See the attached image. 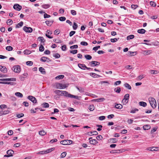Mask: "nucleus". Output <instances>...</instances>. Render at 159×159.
Listing matches in <instances>:
<instances>
[{"label": "nucleus", "instance_id": "nucleus-9", "mask_svg": "<svg viewBox=\"0 0 159 159\" xmlns=\"http://www.w3.org/2000/svg\"><path fill=\"white\" fill-rule=\"evenodd\" d=\"M89 64L91 66L93 67L99 65L100 64V62L96 61H93L90 62Z\"/></svg>", "mask_w": 159, "mask_h": 159}, {"label": "nucleus", "instance_id": "nucleus-26", "mask_svg": "<svg viewBox=\"0 0 159 159\" xmlns=\"http://www.w3.org/2000/svg\"><path fill=\"white\" fill-rule=\"evenodd\" d=\"M145 32L146 30L143 29L139 30L137 31L138 33L141 34H144L145 33Z\"/></svg>", "mask_w": 159, "mask_h": 159}, {"label": "nucleus", "instance_id": "nucleus-15", "mask_svg": "<svg viewBox=\"0 0 159 159\" xmlns=\"http://www.w3.org/2000/svg\"><path fill=\"white\" fill-rule=\"evenodd\" d=\"M129 98V94H126L124 97V98L123 99L122 101L123 102L124 100L127 101V103L128 102Z\"/></svg>", "mask_w": 159, "mask_h": 159}, {"label": "nucleus", "instance_id": "nucleus-40", "mask_svg": "<svg viewBox=\"0 0 159 159\" xmlns=\"http://www.w3.org/2000/svg\"><path fill=\"white\" fill-rule=\"evenodd\" d=\"M24 54H27V55L29 54H30V53H31V51H30L26 49V50H25L24 51Z\"/></svg>", "mask_w": 159, "mask_h": 159}, {"label": "nucleus", "instance_id": "nucleus-42", "mask_svg": "<svg viewBox=\"0 0 159 159\" xmlns=\"http://www.w3.org/2000/svg\"><path fill=\"white\" fill-rule=\"evenodd\" d=\"M6 49L8 51H11L13 50V48L11 46H8L6 47Z\"/></svg>", "mask_w": 159, "mask_h": 159}, {"label": "nucleus", "instance_id": "nucleus-7", "mask_svg": "<svg viewBox=\"0 0 159 159\" xmlns=\"http://www.w3.org/2000/svg\"><path fill=\"white\" fill-rule=\"evenodd\" d=\"M16 78H10L0 79V81H16Z\"/></svg>", "mask_w": 159, "mask_h": 159}, {"label": "nucleus", "instance_id": "nucleus-18", "mask_svg": "<svg viewBox=\"0 0 159 159\" xmlns=\"http://www.w3.org/2000/svg\"><path fill=\"white\" fill-rule=\"evenodd\" d=\"M14 152L12 150H9L7 152V154L10 156V157L12 156V154H13Z\"/></svg>", "mask_w": 159, "mask_h": 159}, {"label": "nucleus", "instance_id": "nucleus-12", "mask_svg": "<svg viewBox=\"0 0 159 159\" xmlns=\"http://www.w3.org/2000/svg\"><path fill=\"white\" fill-rule=\"evenodd\" d=\"M0 70L2 72L6 73L7 72V70L6 68L2 66H0Z\"/></svg>", "mask_w": 159, "mask_h": 159}, {"label": "nucleus", "instance_id": "nucleus-5", "mask_svg": "<svg viewBox=\"0 0 159 159\" xmlns=\"http://www.w3.org/2000/svg\"><path fill=\"white\" fill-rule=\"evenodd\" d=\"M27 98L34 103H36L37 102V100L36 98L32 96H29L27 97Z\"/></svg>", "mask_w": 159, "mask_h": 159}, {"label": "nucleus", "instance_id": "nucleus-17", "mask_svg": "<svg viewBox=\"0 0 159 159\" xmlns=\"http://www.w3.org/2000/svg\"><path fill=\"white\" fill-rule=\"evenodd\" d=\"M136 54V52H130L129 51L127 53V55L129 56H134Z\"/></svg>", "mask_w": 159, "mask_h": 159}, {"label": "nucleus", "instance_id": "nucleus-20", "mask_svg": "<svg viewBox=\"0 0 159 159\" xmlns=\"http://www.w3.org/2000/svg\"><path fill=\"white\" fill-rule=\"evenodd\" d=\"M89 142L90 144L93 145L96 144L98 143V142L95 139L90 140Z\"/></svg>", "mask_w": 159, "mask_h": 159}, {"label": "nucleus", "instance_id": "nucleus-1", "mask_svg": "<svg viewBox=\"0 0 159 159\" xmlns=\"http://www.w3.org/2000/svg\"><path fill=\"white\" fill-rule=\"evenodd\" d=\"M151 106L153 108H155L157 106V104L155 99L152 97H150L148 98Z\"/></svg>", "mask_w": 159, "mask_h": 159}, {"label": "nucleus", "instance_id": "nucleus-22", "mask_svg": "<svg viewBox=\"0 0 159 159\" xmlns=\"http://www.w3.org/2000/svg\"><path fill=\"white\" fill-rule=\"evenodd\" d=\"M115 92L117 93H120L121 91V88L120 87L115 88L114 90Z\"/></svg>", "mask_w": 159, "mask_h": 159}, {"label": "nucleus", "instance_id": "nucleus-13", "mask_svg": "<svg viewBox=\"0 0 159 159\" xmlns=\"http://www.w3.org/2000/svg\"><path fill=\"white\" fill-rule=\"evenodd\" d=\"M52 34V31H51L49 30H47V34H46V36L49 39H52L53 37L50 36Z\"/></svg>", "mask_w": 159, "mask_h": 159}, {"label": "nucleus", "instance_id": "nucleus-6", "mask_svg": "<svg viewBox=\"0 0 159 159\" xmlns=\"http://www.w3.org/2000/svg\"><path fill=\"white\" fill-rule=\"evenodd\" d=\"M23 30L26 32L30 33L33 31L32 29L30 27H28L26 26H24L23 28Z\"/></svg>", "mask_w": 159, "mask_h": 159}, {"label": "nucleus", "instance_id": "nucleus-52", "mask_svg": "<svg viewBox=\"0 0 159 159\" xmlns=\"http://www.w3.org/2000/svg\"><path fill=\"white\" fill-rule=\"evenodd\" d=\"M7 107V106L4 104H2L0 105V111H1L2 109L4 108Z\"/></svg>", "mask_w": 159, "mask_h": 159}, {"label": "nucleus", "instance_id": "nucleus-31", "mask_svg": "<svg viewBox=\"0 0 159 159\" xmlns=\"http://www.w3.org/2000/svg\"><path fill=\"white\" fill-rule=\"evenodd\" d=\"M39 134L41 136H44L46 134V133L44 131V130H43L39 131Z\"/></svg>", "mask_w": 159, "mask_h": 159}, {"label": "nucleus", "instance_id": "nucleus-29", "mask_svg": "<svg viewBox=\"0 0 159 159\" xmlns=\"http://www.w3.org/2000/svg\"><path fill=\"white\" fill-rule=\"evenodd\" d=\"M151 126L149 125H145L143 126V128L144 130H148L150 129Z\"/></svg>", "mask_w": 159, "mask_h": 159}, {"label": "nucleus", "instance_id": "nucleus-24", "mask_svg": "<svg viewBox=\"0 0 159 159\" xmlns=\"http://www.w3.org/2000/svg\"><path fill=\"white\" fill-rule=\"evenodd\" d=\"M151 149H150V151H157L158 150V148L157 147H151Z\"/></svg>", "mask_w": 159, "mask_h": 159}, {"label": "nucleus", "instance_id": "nucleus-10", "mask_svg": "<svg viewBox=\"0 0 159 159\" xmlns=\"http://www.w3.org/2000/svg\"><path fill=\"white\" fill-rule=\"evenodd\" d=\"M13 8L17 11H19L21 9L22 7L18 4H16L14 5Z\"/></svg>", "mask_w": 159, "mask_h": 159}, {"label": "nucleus", "instance_id": "nucleus-25", "mask_svg": "<svg viewBox=\"0 0 159 159\" xmlns=\"http://www.w3.org/2000/svg\"><path fill=\"white\" fill-rule=\"evenodd\" d=\"M115 107L116 108L120 109L122 108L123 106L120 104H116L115 105Z\"/></svg>", "mask_w": 159, "mask_h": 159}, {"label": "nucleus", "instance_id": "nucleus-2", "mask_svg": "<svg viewBox=\"0 0 159 159\" xmlns=\"http://www.w3.org/2000/svg\"><path fill=\"white\" fill-rule=\"evenodd\" d=\"M68 84H64L58 83H56L55 86L57 89H63L66 88L68 86Z\"/></svg>", "mask_w": 159, "mask_h": 159}, {"label": "nucleus", "instance_id": "nucleus-59", "mask_svg": "<svg viewBox=\"0 0 159 159\" xmlns=\"http://www.w3.org/2000/svg\"><path fill=\"white\" fill-rule=\"evenodd\" d=\"M45 151H46L45 150H43V151H41L40 152H38L37 153L38 154H46V153L45 152H46Z\"/></svg>", "mask_w": 159, "mask_h": 159}, {"label": "nucleus", "instance_id": "nucleus-4", "mask_svg": "<svg viewBox=\"0 0 159 159\" xmlns=\"http://www.w3.org/2000/svg\"><path fill=\"white\" fill-rule=\"evenodd\" d=\"M73 141L71 140H62L61 141L60 143L61 144L64 145H69L71 144L72 143Z\"/></svg>", "mask_w": 159, "mask_h": 159}, {"label": "nucleus", "instance_id": "nucleus-63", "mask_svg": "<svg viewBox=\"0 0 159 159\" xmlns=\"http://www.w3.org/2000/svg\"><path fill=\"white\" fill-rule=\"evenodd\" d=\"M66 45H64L61 46V49L63 51H65L66 50Z\"/></svg>", "mask_w": 159, "mask_h": 159}, {"label": "nucleus", "instance_id": "nucleus-51", "mask_svg": "<svg viewBox=\"0 0 159 159\" xmlns=\"http://www.w3.org/2000/svg\"><path fill=\"white\" fill-rule=\"evenodd\" d=\"M24 116V114L23 113H20L18 114H17L16 116L18 118H20L23 117Z\"/></svg>", "mask_w": 159, "mask_h": 159}, {"label": "nucleus", "instance_id": "nucleus-35", "mask_svg": "<svg viewBox=\"0 0 159 159\" xmlns=\"http://www.w3.org/2000/svg\"><path fill=\"white\" fill-rule=\"evenodd\" d=\"M42 105L44 108H48L49 107V105L48 103L44 102L42 104Z\"/></svg>", "mask_w": 159, "mask_h": 159}, {"label": "nucleus", "instance_id": "nucleus-32", "mask_svg": "<svg viewBox=\"0 0 159 159\" xmlns=\"http://www.w3.org/2000/svg\"><path fill=\"white\" fill-rule=\"evenodd\" d=\"M105 100V99L104 98H99L95 100L98 102H102Z\"/></svg>", "mask_w": 159, "mask_h": 159}, {"label": "nucleus", "instance_id": "nucleus-57", "mask_svg": "<svg viewBox=\"0 0 159 159\" xmlns=\"http://www.w3.org/2000/svg\"><path fill=\"white\" fill-rule=\"evenodd\" d=\"M66 152H64L62 153L61 155V158L64 157L66 155Z\"/></svg>", "mask_w": 159, "mask_h": 159}, {"label": "nucleus", "instance_id": "nucleus-47", "mask_svg": "<svg viewBox=\"0 0 159 159\" xmlns=\"http://www.w3.org/2000/svg\"><path fill=\"white\" fill-rule=\"evenodd\" d=\"M16 83L15 82H6V84H10L11 85H16Z\"/></svg>", "mask_w": 159, "mask_h": 159}, {"label": "nucleus", "instance_id": "nucleus-44", "mask_svg": "<svg viewBox=\"0 0 159 159\" xmlns=\"http://www.w3.org/2000/svg\"><path fill=\"white\" fill-rule=\"evenodd\" d=\"M53 56L56 58H58L60 57V55L59 54L57 53L53 54Z\"/></svg>", "mask_w": 159, "mask_h": 159}, {"label": "nucleus", "instance_id": "nucleus-48", "mask_svg": "<svg viewBox=\"0 0 159 159\" xmlns=\"http://www.w3.org/2000/svg\"><path fill=\"white\" fill-rule=\"evenodd\" d=\"M53 41L55 42L56 43H61V40L59 39H55L53 40Z\"/></svg>", "mask_w": 159, "mask_h": 159}, {"label": "nucleus", "instance_id": "nucleus-28", "mask_svg": "<svg viewBox=\"0 0 159 159\" xmlns=\"http://www.w3.org/2000/svg\"><path fill=\"white\" fill-rule=\"evenodd\" d=\"M124 86L126 88L129 89H131V86L129 85V84L127 83H126L124 84Z\"/></svg>", "mask_w": 159, "mask_h": 159}, {"label": "nucleus", "instance_id": "nucleus-61", "mask_svg": "<svg viewBox=\"0 0 159 159\" xmlns=\"http://www.w3.org/2000/svg\"><path fill=\"white\" fill-rule=\"evenodd\" d=\"M144 77L143 76V75H140L139 76L137 77V79L139 80H141L142 79H143Z\"/></svg>", "mask_w": 159, "mask_h": 159}, {"label": "nucleus", "instance_id": "nucleus-50", "mask_svg": "<svg viewBox=\"0 0 159 159\" xmlns=\"http://www.w3.org/2000/svg\"><path fill=\"white\" fill-rule=\"evenodd\" d=\"M44 47L42 45H41L39 48V51L40 52H43L44 51Z\"/></svg>", "mask_w": 159, "mask_h": 159}, {"label": "nucleus", "instance_id": "nucleus-37", "mask_svg": "<svg viewBox=\"0 0 159 159\" xmlns=\"http://www.w3.org/2000/svg\"><path fill=\"white\" fill-rule=\"evenodd\" d=\"M7 23L8 25H10L13 23V21L11 19L7 20Z\"/></svg>", "mask_w": 159, "mask_h": 159}, {"label": "nucleus", "instance_id": "nucleus-41", "mask_svg": "<svg viewBox=\"0 0 159 159\" xmlns=\"http://www.w3.org/2000/svg\"><path fill=\"white\" fill-rule=\"evenodd\" d=\"M69 98H74L76 99H78V96H75L74 95H72L70 94V95H69Z\"/></svg>", "mask_w": 159, "mask_h": 159}, {"label": "nucleus", "instance_id": "nucleus-21", "mask_svg": "<svg viewBox=\"0 0 159 159\" xmlns=\"http://www.w3.org/2000/svg\"><path fill=\"white\" fill-rule=\"evenodd\" d=\"M139 104L140 106L145 107L147 105V104L146 102H139Z\"/></svg>", "mask_w": 159, "mask_h": 159}, {"label": "nucleus", "instance_id": "nucleus-33", "mask_svg": "<svg viewBox=\"0 0 159 159\" xmlns=\"http://www.w3.org/2000/svg\"><path fill=\"white\" fill-rule=\"evenodd\" d=\"M15 95L18 97L22 98L23 97V94L20 92H16L15 93Z\"/></svg>", "mask_w": 159, "mask_h": 159}, {"label": "nucleus", "instance_id": "nucleus-54", "mask_svg": "<svg viewBox=\"0 0 159 159\" xmlns=\"http://www.w3.org/2000/svg\"><path fill=\"white\" fill-rule=\"evenodd\" d=\"M138 7V5H137L132 4L131 5V8H132L134 9H135Z\"/></svg>", "mask_w": 159, "mask_h": 159}, {"label": "nucleus", "instance_id": "nucleus-36", "mask_svg": "<svg viewBox=\"0 0 159 159\" xmlns=\"http://www.w3.org/2000/svg\"><path fill=\"white\" fill-rule=\"evenodd\" d=\"M89 109L91 111H92L94 109V106L93 105H91L89 106Z\"/></svg>", "mask_w": 159, "mask_h": 159}, {"label": "nucleus", "instance_id": "nucleus-19", "mask_svg": "<svg viewBox=\"0 0 159 159\" xmlns=\"http://www.w3.org/2000/svg\"><path fill=\"white\" fill-rule=\"evenodd\" d=\"M39 69V71H40L42 74H46L45 69L44 68L42 67H40Z\"/></svg>", "mask_w": 159, "mask_h": 159}, {"label": "nucleus", "instance_id": "nucleus-64", "mask_svg": "<svg viewBox=\"0 0 159 159\" xmlns=\"http://www.w3.org/2000/svg\"><path fill=\"white\" fill-rule=\"evenodd\" d=\"M150 72L152 74H156L157 73V71L156 70H152L150 71Z\"/></svg>", "mask_w": 159, "mask_h": 159}, {"label": "nucleus", "instance_id": "nucleus-53", "mask_svg": "<svg viewBox=\"0 0 159 159\" xmlns=\"http://www.w3.org/2000/svg\"><path fill=\"white\" fill-rule=\"evenodd\" d=\"M27 65L31 66L33 65V63L32 61H27L26 62Z\"/></svg>", "mask_w": 159, "mask_h": 159}, {"label": "nucleus", "instance_id": "nucleus-30", "mask_svg": "<svg viewBox=\"0 0 159 159\" xmlns=\"http://www.w3.org/2000/svg\"><path fill=\"white\" fill-rule=\"evenodd\" d=\"M134 35H129L127 36V40H129L130 39H133L134 38Z\"/></svg>", "mask_w": 159, "mask_h": 159}, {"label": "nucleus", "instance_id": "nucleus-8", "mask_svg": "<svg viewBox=\"0 0 159 159\" xmlns=\"http://www.w3.org/2000/svg\"><path fill=\"white\" fill-rule=\"evenodd\" d=\"M40 60L41 61H42L43 62H45L46 61H47V62H49V61H51V60L50 59V58L45 57H42L40 58Z\"/></svg>", "mask_w": 159, "mask_h": 159}, {"label": "nucleus", "instance_id": "nucleus-16", "mask_svg": "<svg viewBox=\"0 0 159 159\" xmlns=\"http://www.w3.org/2000/svg\"><path fill=\"white\" fill-rule=\"evenodd\" d=\"M78 67L84 70L86 69V66L84 64H81L79 63L78 64Z\"/></svg>", "mask_w": 159, "mask_h": 159}, {"label": "nucleus", "instance_id": "nucleus-11", "mask_svg": "<svg viewBox=\"0 0 159 159\" xmlns=\"http://www.w3.org/2000/svg\"><path fill=\"white\" fill-rule=\"evenodd\" d=\"M69 95H70V94L69 93L65 91H61V93L60 94V96H64L68 97H69Z\"/></svg>", "mask_w": 159, "mask_h": 159}, {"label": "nucleus", "instance_id": "nucleus-14", "mask_svg": "<svg viewBox=\"0 0 159 159\" xmlns=\"http://www.w3.org/2000/svg\"><path fill=\"white\" fill-rule=\"evenodd\" d=\"M90 75L92 77L95 78H97L100 77L101 76L98 75H97L94 73H89Z\"/></svg>", "mask_w": 159, "mask_h": 159}, {"label": "nucleus", "instance_id": "nucleus-39", "mask_svg": "<svg viewBox=\"0 0 159 159\" xmlns=\"http://www.w3.org/2000/svg\"><path fill=\"white\" fill-rule=\"evenodd\" d=\"M119 39V38L111 39H110V41L112 43H114L117 41Z\"/></svg>", "mask_w": 159, "mask_h": 159}, {"label": "nucleus", "instance_id": "nucleus-46", "mask_svg": "<svg viewBox=\"0 0 159 159\" xmlns=\"http://www.w3.org/2000/svg\"><path fill=\"white\" fill-rule=\"evenodd\" d=\"M78 27V25L77 24L75 23L74 22L73 25V28L74 30H76Z\"/></svg>", "mask_w": 159, "mask_h": 159}, {"label": "nucleus", "instance_id": "nucleus-62", "mask_svg": "<svg viewBox=\"0 0 159 159\" xmlns=\"http://www.w3.org/2000/svg\"><path fill=\"white\" fill-rule=\"evenodd\" d=\"M121 81H120V80L116 81V82H115V83L114 84V85H119L121 83Z\"/></svg>", "mask_w": 159, "mask_h": 159}, {"label": "nucleus", "instance_id": "nucleus-43", "mask_svg": "<svg viewBox=\"0 0 159 159\" xmlns=\"http://www.w3.org/2000/svg\"><path fill=\"white\" fill-rule=\"evenodd\" d=\"M50 7V5L49 4H44L42 6V7L45 9H47Z\"/></svg>", "mask_w": 159, "mask_h": 159}, {"label": "nucleus", "instance_id": "nucleus-34", "mask_svg": "<svg viewBox=\"0 0 159 159\" xmlns=\"http://www.w3.org/2000/svg\"><path fill=\"white\" fill-rule=\"evenodd\" d=\"M64 77V76L63 75H60L58 76H57L55 77V79H62Z\"/></svg>", "mask_w": 159, "mask_h": 159}, {"label": "nucleus", "instance_id": "nucleus-38", "mask_svg": "<svg viewBox=\"0 0 159 159\" xmlns=\"http://www.w3.org/2000/svg\"><path fill=\"white\" fill-rule=\"evenodd\" d=\"M84 57L87 60H89L92 59V57L89 55H85Z\"/></svg>", "mask_w": 159, "mask_h": 159}, {"label": "nucleus", "instance_id": "nucleus-27", "mask_svg": "<svg viewBox=\"0 0 159 159\" xmlns=\"http://www.w3.org/2000/svg\"><path fill=\"white\" fill-rule=\"evenodd\" d=\"M23 24V22L22 21H21L19 23L16 25V28H19L22 26Z\"/></svg>", "mask_w": 159, "mask_h": 159}, {"label": "nucleus", "instance_id": "nucleus-58", "mask_svg": "<svg viewBox=\"0 0 159 159\" xmlns=\"http://www.w3.org/2000/svg\"><path fill=\"white\" fill-rule=\"evenodd\" d=\"M78 47V46L77 45H74L72 46H71L70 47V48L71 49H74L75 48H77Z\"/></svg>", "mask_w": 159, "mask_h": 159}, {"label": "nucleus", "instance_id": "nucleus-60", "mask_svg": "<svg viewBox=\"0 0 159 159\" xmlns=\"http://www.w3.org/2000/svg\"><path fill=\"white\" fill-rule=\"evenodd\" d=\"M103 138V137H102V135H98L97 136V137H96V139L98 140H102V139Z\"/></svg>", "mask_w": 159, "mask_h": 159}, {"label": "nucleus", "instance_id": "nucleus-55", "mask_svg": "<svg viewBox=\"0 0 159 159\" xmlns=\"http://www.w3.org/2000/svg\"><path fill=\"white\" fill-rule=\"evenodd\" d=\"M80 44L83 46H87L88 45V43L87 42L84 41L81 42Z\"/></svg>", "mask_w": 159, "mask_h": 159}, {"label": "nucleus", "instance_id": "nucleus-45", "mask_svg": "<svg viewBox=\"0 0 159 159\" xmlns=\"http://www.w3.org/2000/svg\"><path fill=\"white\" fill-rule=\"evenodd\" d=\"M150 5L153 7H155L156 6V3L153 1H151L150 2Z\"/></svg>", "mask_w": 159, "mask_h": 159}, {"label": "nucleus", "instance_id": "nucleus-23", "mask_svg": "<svg viewBox=\"0 0 159 159\" xmlns=\"http://www.w3.org/2000/svg\"><path fill=\"white\" fill-rule=\"evenodd\" d=\"M55 149V148H49L48 149H47V150H45V152L46 153V154L48 153L51 152L52 151H53Z\"/></svg>", "mask_w": 159, "mask_h": 159}, {"label": "nucleus", "instance_id": "nucleus-56", "mask_svg": "<svg viewBox=\"0 0 159 159\" xmlns=\"http://www.w3.org/2000/svg\"><path fill=\"white\" fill-rule=\"evenodd\" d=\"M77 50H71L70 51V52L71 53H72L73 54H75L77 53Z\"/></svg>", "mask_w": 159, "mask_h": 159}, {"label": "nucleus", "instance_id": "nucleus-49", "mask_svg": "<svg viewBox=\"0 0 159 159\" xmlns=\"http://www.w3.org/2000/svg\"><path fill=\"white\" fill-rule=\"evenodd\" d=\"M59 19L60 21H64L66 20V18L65 17L61 16V17H60L59 18Z\"/></svg>", "mask_w": 159, "mask_h": 159}, {"label": "nucleus", "instance_id": "nucleus-3", "mask_svg": "<svg viewBox=\"0 0 159 159\" xmlns=\"http://www.w3.org/2000/svg\"><path fill=\"white\" fill-rule=\"evenodd\" d=\"M12 69L15 72L17 73H20L21 70L20 66L19 65L14 66L13 67Z\"/></svg>", "mask_w": 159, "mask_h": 159}]
</instances>
